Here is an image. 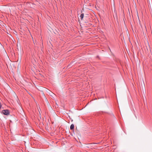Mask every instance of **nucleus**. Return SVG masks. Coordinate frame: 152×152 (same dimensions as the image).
<instances>
[{"label": "nucleus", "instance_id": "obj_2", "mask_svg": "<svg viewBox=\"0 0 152 152\" xmlns=\"http://www.w3.org/2000/svg\"><path fill=\"white\" fill-rule=\"evenodd\" d=\"M21 115H22V116L23 117V118H22V119H26V115L25 114V113H24V112H23V113L22 114H21Z\"/></svg>", "mask_w": 152, "mask_h": 152}, {"label": "nucleus", "instance_id": "obj_3", "mask_svg": "<svg viewBox=\"0 0 152 152\" xmlns=\"http://www.w3.org/2000/svg\"><path fill=\"white\" fill-rule=\"evenodd\" d=\"M74 126L73 124H72L70 126V129L71 130H73L74 129Z\"/></svg>", "mask_w": 152, "mask_h": 152}, {"label": "nucleus", "instance_id": "obj_5", "mask_svg": "<svg viewBox=\"0 0 152 152\" xmlns=\"http://www.w3.org/2000/svg\"><path fill=\"white\" fill-rule=\"evenodd\" d=\"M22 112H21V113H23V112H24L23 111V110H22ZM22 113L21 114H22Z\"/></svg>", "mask_w": 152, "mask_h": 152}, {"label": "nucleus", "instance_id": "obj_4", "mask_svg": "<svg viewBox=\"0 0 152 152\" xmlns=\"http://www.w3.org/2000/svg\"><path fill=\"white\" fill-rule=\"evenodd\" d=\"M84 16V14L83 13H82L81 14V15L80 16V17L81 19V20H82Z\"/></svg>", "mask_w": 152, "mask_h": 152}, {"label": "nucleus", "instance_id": "obj_1", "mask_svg": "<svg viewBox=\"0 0 152 152\" xmlns=\"http://www.w3.org/2000/svg\"><path fill=\"white\" fill-rule=\"evenodd\" d=\"M2 113L5 115H8L10 114V111L8 110H3L2 111Z\"/></svg>", "mask_w": 152, "mask_h": 152}]
</instances>
